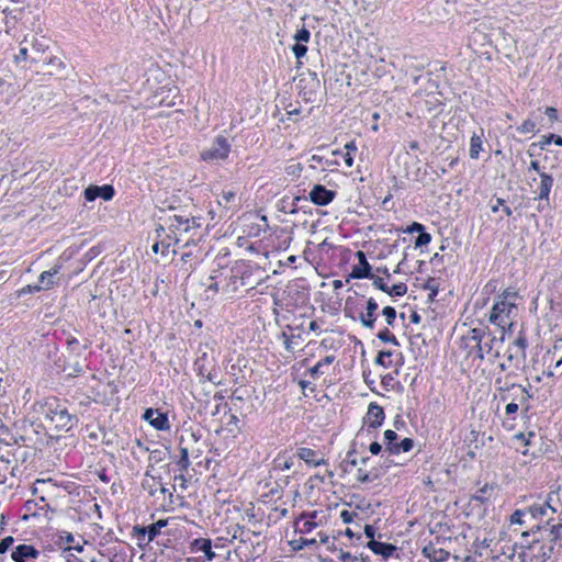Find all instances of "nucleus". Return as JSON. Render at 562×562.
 Instances as JSON below:
<instances>
[{
  "label": "nucleus",
  "instance_id": "obj_45",
  "mask_svg": "<svg viewBox=\"0 0 562 562\" xmlns=\"http://www.w3.org/2000/svg\"><path fill=\"white\" fill-rule=\"evenodd\" d=\"M517 132L520 134H536L539 132L537 128V123L531 119H526L519 126H517Z\"/></svg>",
  "mask_w": 562,
  "mask_h": 562
},
{
  "label": "nucleus",
  "instance_id": "obj_18",
  "mask_svg": "<svg viewBox=\"0 0 562 562\" xmlns=\"http://www.w3.org/2000/svg\"><path fill=\"white\" fill-rule=\"evenodd\" d=\"M537 435L535 431L530 430L528 432H518L512 437L513 442L521 446L524 449L516 447V450L519 451L525 457L536 458L537 454L535 452H530L529 447L535 445V439Z\"/></svg>",
  "mask_w": 562,
  "mask_h": 562
},
{
  "label": "nucleus",
  "instance_id": "obj_63",
  "mask_svg": "<svg viewBox=\"0 0 562 562\" xmlns=\"http://www.w3.org/2000/svg\"><path fill=\"white\" fill-rule=\"evenodd\" d=\"M58 539H59L60 543H67L69 546L75 542L74 535L71 532H68V531H60L58 533Z\"/></svg>",
  "mask_w": 562,
  "mask_h": 562
},
{
  "label": "nucleus",
  "instance_id": "obj_16",
  "mask_svg": "<svg viewBox=\"0 0 562 562\" xmlns=\"http://www.w3.org/2000/svg\"><path fill=\"white\" fill-rule=\"evenodd\" d=\"M41 552L31 544L21 543L11 552V559L14 562H33L40 557Z\"/></svg>",
  "mask_w": 562,
  "mask_h": 562
},
{
  "label": "nucleus",
  "instance_id": "obj_56",
  "mask_svg": "<svg viewBox=\"0 0 562 562\" xmlns=\"http://www.w3.org/2000/svg\"><path fill=\"white\" fill-rule=\"evenodd\" d=\"M418 234L419 235L415 239V247H423V246L428 245L431 241V235L429 233L425 232V229Z\"/></svg>",
  "mask_w": 562,
  "mask_h": 562
},
{
  "label": "nucleus",
  "instance_id": "obj_43",
  "mask_svg": "<svg viewBox=\"0 0 562 562\" xmlns=\"http://www.w3.org/2000/svg\"><path fill=\"white\" fill-rule=\"evenodd\" d=\"M393 352L390 350H381L379 351L378 356L374 359V363L378 366H381L385 369H389L392 367V357Z\"/></svg>",
  "mask_w": 562,
  "mask_h": 562
},
{
  "label": "nucleus",
  "instance_id": "obj_14",
  "mask_svg": "<svg viewBox=\"0 0 562 562\" xmlns=\"http://www.w3.org/2000/svg\"><path fill=\"white\" fill-rule=\"evenodd\" d=\"M527 516L531 519L537 520L539 522L543 521V526H548L553 517L549 513V509L546 507L543 502L541 501V496H538L537 501L526 507Z\"/></svg>",
  "mask_w": 562,
  "mask_h": 562
},
{
  "label": "nucleus",
  "instance_id": "obj_40",
  "mask_svg": "<svg viewBox=\"0 0 562 562\" xmlns=\"http://www.w3.org/2000/svg\"><path fill=\"white\" fill-rule=\"evenodd\" d=\"M492 492H493V486H491L488 484H484L472 496V499L475 501V502H479L481 504H484V503H486L490 499Z\"/></svg>",
  "mask_w": 562,
  "mask_h": 562
},
{
  "label": "nucleus",
  "instance_id": "obj_52",
  "mask_svg": "<svg viewBox=\"0 0 562 562\" xmlns=\"http://www.w3.org/2000/svg\"><path fill=\"white\" fill-rule=\"evenodd\" d=\"M235 200H236V191H234V190H224L218 195V203L220 204L225 203V205H228L231 203H234Z\"/></svg>",
  "mask_w": 562,
  "mask_h": 562
},
{
  "label": "nucleus",
  "instance_id": "obj_59",
  "mask_svg": "<svg viewBox=\"0 0 562 562\" xmlns=\"http://www.w3.org/2000/svg\"><path fill=\"white\" fill-rule=\"evenodd\" d=\"M294 56L300 59L304 57L307 53V46L304 43H295L292 47Z\"/></svg>",
  "mask_w": 562,
  "mask_h": 562
},
{
  "label": "nucleus",
  "instance_id": "obj_62",
  "mask_svg": "<svg viewBox=\"0 0 562 562\" xmlns=\"http://www.w3.org/2000/svg\"><path fill=\"white\" fill-rule=\"evenodd\" d=\"M513 345L520 349L521 351L526 352L527 349V338L526 336L520 333L518 337L513 341Z\"/></svg>",
  "mask_w": 562,
  "mask_h": 562
},
{
  "label": "nucleus",
  "instance_id": "obj_57",
  "mask_svg": "<svg viewBox=\"0 0 562 562\" xmlns=\"http://www.w3.org/2000/svg\"><path fill=\"white\" fill-rule=\"evenodd\" d=\"M311 38V32L306 27H302L296 31L294 40L297 43H307Z\"/></svg>",
  "mask_w": 562,
  "mask_h": 562
},
{
  "label": "nucleus",
  "instance_id": "obj_60",
  "mask_svg": "<svg viewBox=\"0 0 562 562\" xmlns=\"http://www.w3.org/2000/svg\"><path fill=\"white\" fill-rule=\"evenodd\" d=\"M373 282V286L384 293H386V291L389 290V285L387 283L384 281V279L380 278V277H376L373 274V278H370Z\"/></svg>",
  "mask_w": 562,
  "mask_h": 562
},
{
  "label": "nucleus",
  "instance_id": "obj_41",
  "mask_svg": "<svg viewBox=\"0 0 562 562\" xmlns=\"http://www.w3.org/2000/svg\"><path fill=\"white\" fill-rule=\"evenodd\" d=\"M398 435L392 429H387L383 434V443L385 446L384 453L389 454V448H395Z\"/></svg>",
  "mask_w": 562,
  "mask_h": 562
},
{
  "label": "nucleus",
  "instance_id": "obj_47",
  "mask_svg": "<svg viewBox=\"0 0 562 562\" xmlns=\"http://www.w3.org/2000/svg\"><path fill=\"white\" fill-rule=\"evenodd\" d=\"M379 479V473L373 471H364L363 469H358L357 471V480L360 483H371Z\"/></svg>",
  "mask_w": 562,
  "mask_h": 562
},
{
  "label": "nucleus",
  "instance_id": "obj_9",
  "mask_svg": "<svg viewBox=\"0 0 562 562\" xmlns=\"http://www.w3.org/2000/svg\"><path fill=\"white\" fill-rule=\"evenodd\" d=\"M532 540L528 546V551L530 553V559L533 562H546L549 560L554 551L552 544L548 543V540H543L542 536L537 535L531 536Z\"/></svg>",
  "mask_w": 562,
  "mask_h": 562
},
{
  "label": "nucleus",
  "instance_id": "obj_32",
  "mask_svg": "<svg viewBox=\"0 0 562 562\" xmlns=\"http://www.w3.org/2000/svg\"><path fill=\"white\" fill-rule=\"evenodd\" d=\"M551 143H554L557 146H562V137L555 134L543 135L538 144H531L530 148L528 149V155L530 157L533 156V154L531 153L532 147L539 146L541 149H544Z\"/></svg>",
  "mask_w": 562,
  "mask_h": 562
},
{
  "label": "nucleus",
  "instance_id": "obj_30",
  "mask_svg": "<svg viewBox=\"0 0 562 562\" xmlns=\"http://www.w3.org/2000/svg\"><path fill=\"white\" fill-rule=\"evenodd\" d=\"M518 409H519V404L516 402H509L505 406V417L503 420V426L506 429L510 430L514 428V422L516 419L515 414L518 412Z\"/></svg>",
  "mask_w": 562,
  "mask_h": 562
},
{
  "label": "nucleus",
  "instance_id": "obj_49",
  "mask_svg": "<svg viewBox=\"0 0 562 562\" xmlns=\"http://www.w3.org/2000/svg\"><path fill=\"white\" fill-rule=\"evenodd\" d=\"M407 293V285L404 282H400L397 284H393L389 286L386 294L390 296H404Z\"/></svg>",
  "mask_w": 562,
  "mask_h": 562
},
{
  "label": "nucleus",
  "instance_id": "obj_35",
  "mask_svg": "<svg viewBox=\"0 0 562 562\" xmlns=\"http://www.w3.org/2000/svg\"><path fill=\"white\" fill-rule=\"evenodd\" d=\"M361 305L362 304L357 303L351 297H348L346 300L345 308H344L345 315L347 317L352 318L353 321H358V313H359V311H361Z\"/></svg>",
  "mask_w": 562,
  "mask_h": 562
},
{
  "label": "nucleus",
  "instance_id": "obj_6",
  "mask_svg": "<svg viewBox=\"0 0 562 562\" xmlns=\"http://www.w3.org/2000/svg\"><path fill=\"white\" fill-rule=\"evenodd\" d=\"M541 535L543 540H548L549 544L554 548L557 544L562 548V522L555 525L541 526L537 524L530 530L521 533V537L527 540L530 536Z\"/></svg>",
  "mask_w": 562,
  "mask_h": 562
},
{
  "label": "nucleus",
  "instance_id": "obj_48",
  "mask_svg": "<svg viewBox=\"0 0 562 562\" xmlns=\"http://www.w3.org/2000/svg\"><path fill=\"white\" fill-rule=\"evenodd\" d=\"M177 465L179 467L180 471H187L188 468L190 467L188 448H184V447L180 448V458L177 461Z\"/></svg>",
  "mask_w": 562,
  "mask_h": 562
},
{
  "label": "nucleus",
  "instance_id": "obj_36",
  "mask_svg": "<svg viewBox=\"0 0 562 562\" xmlns=\"http://www.w3.org/2000/svg\"><path fill=\"white\" fill-rule=\"evenodd\" d=\"M414 447V440L412 438H404L396 443L395 448H389V457L398 454L400 452H408Z\"/></svg>",
  "mask_w": 562,
  "mask_h": 562
},
{
  "label": "nucleus",
  "instance_id": "obj_33",
  "mask_svg": "<svg viewBox=\"0 0 562 562\" xmlns=\"http://www.w3.org/2000/svg\"><path fill=\"white\" fill-rule=\"evenodd\" d=\"M532 397L529 391L522 385H518L515 391L510 392V402H519L520 404L528 403V401Z\"/></svg>",
  "mask_w": 562,
  "mask_h": 562
},
{
  "label": "nucleus",
  "instance_id": "obj_13",
  "mask_svg": "<svg viewBox=\"0 0 562 562\" xmlns=\"http://www.w3.org/2000/svg\"><path fill=\"white\" fill-rule=\"evenodd\" d=\"M358 258V265L352 267L350 274L348 276L347 282L350 279H368L373 278L372 267L369 263L366 254L362 250L356 252Z\"/></svg>",
  "mask_w": 562,
  "mask_h": 562
},
{
  "label": "nucleus",
  "instance_id": "obj_28",
  "mask_svg": "<svg viewBox=\"0 0 562 562\" xmlns=\"http://www.w3.org/2000/svg\"><path fill=\"white\" fill-rule=\"evenodd\" d=\"M502 342L503 340L499 339ZM498 342V339L492 335V333H487L486 338H484L477 347V353L481 359L484 358L485 355H490L493 351L494 345Z\"/></svg>",
  "mask_w": 562,
  "mask_h": 562
},
{
  "label": "nucleus",
  "instance_id": "obj_34",
  "mask_svg": "<svg viewBox=\"0 0 562 562\" xmlns=\"http://www.w3.org/2000/svg\"><path fill=\"white\" fill-rule=\"evenodd\" d=\"M155 418L151 422V426L157 430H169L170 423L166 413H162L157 409V414H155Z\"/></svg>",
  "mask_w": 562,
  "mask_h": 562
},
{
  "label": "nucleus",
  "instance_id": "obj_54",
  "mask_svg": "<svg viewBox=\"0 0 562 562\" xmlns=\"http://www.w3.org/2000/svg\"><path fill=\"white\" fill-rule=\"evenodd\" d=\"M488 330L484 329V328H473L471 330V340L475 341L476 345L475 347L477 348L479 347V344H481V341L486 338V335H487Z\"/></svg>",
  "mask_w": 562,
  "mask_h": 562
},
{
  "label": "nucleus",
  "instance_id": "obj_58",
  "mask_svg": "<svg viewBox=\"0 0 562 562\" xmlns=\"http://www.w3.org/2000/svg\"><path fill=\"white\" fill-rule=\"evenodd\" d=\"M133 531H134L135 536L137 537L139 546H142L143 542L148 543L146 527L135 526Z\"/></svg>",
  "mask_w": 562,
  "mask_h": 562
},
{
  "label": "nucleus",
  "instance_id": "obj_44",
  "mask_svg": "<svg viewBox=\"0 0 562 562\" xmlns=\"http://www.w3.org/2000/svg\"><path fill=\"white\" fill-rule=\"evenodd\" d=\"M507 359L508 361H517V363L524 362L526 359V352L521 351L517 347H515L513 344L508 347L507 350Z\"/></svg>",
  "mask_w": 562,
  "mask_h": 562
},
{
  "label": "nucleus",
  "instance_id": "obj_37",
  "mask_svg": "<svg viewBox=\"0 0 562 562\" xmlns=\"http://www.w3.org/2000/svg\"><path fill=\"white\" fill-rule=\"evenodd\" d=\"M88 348L87 345L81 346L79 340L76 337H69L67 339V349L71 356L77 358L81 357L83 351Z\"/></svg>",
  "mask_w": 562,
  "mask_h": 562
},
{
  "label": "nucleus",
  "instance_id": "obj_11",
  "mask_svg": "<svg viewBox=\"0 0 562 562\" xmlns=\"http://www.w3.org/2000/svg\"><path fill=\"white\" fill-rule=\"evenodd\" d=\"M554 179L547 172H540V184L537 189V196L535 200L539 201L538 211L541 212L546 206L550 204V192L552 190Z\"/></svg>",
  "mask_w": 562,
  "mask_h": 562
},
{
  "label": "nucleus",
  "instance_id": "obj_17",
  "mask_svg": "<svg viewBox=\"0 0 562 562\" xmlns=\"http://www.w3.org/2000/svg\"><path fill=\"white\" fill-rule=\"evenodd\" d=\"M114 194L115 190L111 184L89 186L85 189L83 192L85 199L89 202L94 201L97 198H101L104 201H110L113 199Z\"/></svg>",
  "mask_w": 562,
  "mask_h": 562
},
{
  "label": "nucleus",
  "instance_id": "obj_39",
  "mask_svg": "<svg viewBox=\"0 0 562 562\" xmlns=\"http://www.w3.org/2000/svg\"><path fill=\"white\" fill-rule=\"evenodd\" d=\"M335 361L334 356H326L324 359L318 361L314 367H312L308 372L312 378H318L319 375L324 374L322 371L323 366H329Z\"/></svg>",
  "mask_w": 562,
  "mask_h": 562
},
{
  "label": "nucleus",
  "instance_id": "obj_2",
  "mask_svg": "<svg viewBox=\"0 0 562 562\" xmlns=\"http://www.w3.org/2000/svg\"><path fill=\"white\" fill-rule=\"evenodd\" d=\"M256 272H259V268L252 266L249 261H236L229 269V274L225 277L222 291L234 293L243 286L248 290L255 289L262 281L261 278L254 279Z\"/></svg>",
  "mask_w": 562,
  "mask_h": 562
},
{
  "label": "nucleus",
  "instance_id": "obj_23",
  "mask_svg": "<svg viewBox=\"0 0 562 562\" xmlns=\"http://www.w3.org/2000/svg\"><path fill=\"white\" fill-rule=\"evenodd\" d=\"M61 265H55L49 270L43 271L38 277L41 291L50 290L56 284L54 278L60 272Z\"/></svg>",
  "mask_w": 562,
  "mask_h": 562
},
{
  "label": "nucleus",
  "instance_id": "obj_27",
  "mask_svg": "<svg viewBox=\"0 0 562 562\" xmlns=\"http://www.w3.org/2000/svg\"><path fill=\"white\" fill-rule=\"evenodd\" d=\"M136 445L147 451L149 453L148 460H149V468H153L155 464L162 462L166 459L167 456V448L160 449H149L148 447H145L140 440L136 441Z\"/></svg>",
  "mask_w": 562,
  "mask_h": 562
},
{
  "label": "nucleus",
  "instance_id": "obj_20",
  "mask_svg": "<svg viewBox=\"0 0 562 562\" xmlns=\"http://www.w3.org/2000/svg\"><path fill=\"white\" fill-rule=\"evenodd\" d=\"M385 418L383 408L376 403H370L364 417V423L368 427L376 429L380 427Z\"/></svg>",
  "mask_w": 562,
  "mask_h": 562
},
{
  "label": "nucleus",
  "instance_id": "obj_42",
  "mask_svg": "<svg viewBox=\"0 0 562 562\" xmlns=\"http://www.w3.org/2000/svg\"><path fill=\"white\" fill-rule=\"evenodd\" d=\"M317 543L318 541L315 538L307 539L303 537L295 539L291 542L293 549L296 551L303 550L304 548H316Z\"/></svg>",
  "mask_w": 562,
  "mask_h": 562
},
{
  "label": "nucleus",
  "instance_id": "obj_53",
  "mask_svg": "<svg viewBox=\"0 0 562 562\" xmlns=\"http://www.w3.org/2000/svg\"><path fill=\"white\" fill-rule=\"evenodd\" d=\"M382 315L389 326H393L396 319V310L393 306H385L382 310Z\"/></svg>",
  "mask_w": 562,
  "mask_h": 562
},
{
  "label": "nucleus",
  "instance_id": "obj_4",
  "mask_svg": "<svg viewBox=\"0 0 562 562\" xmlns=\"http://www.w3.org/2000/svg\"><path fill=\"white\" fill-rule=\"evenodd\" d=\"M166 224L169 231L176 236V243H178V235L191 234L194 236L195 232L202 227L203 218L200 216L189 217L175 214L168 216Z\"/></svg>",
  "mask_w": 562,
  "mask_h": 562
},
{
  "label": "nucleus",
  "instance_id": "obj_10",
  "mask_svg": "<svg viewBox=\"0 0 562 562\" xmlns=\"http://www.w3.org/2000/svg\"><path fill=\"white\" fill-rule=\"evenodd\" d=\"M300 93L306 101H314L316 93L321 88V80L315 71H308L306 76H302L299 80Z\"/></svg>",
  "mask_w": 562,
  "mask_h": 562
},
{
  "label": "nucleus",
  "instance_id": "obj_22",
  "mask_svg": "<svg viewBox=\"0 0 562 562\" xmlns=\"http://www.w3.org/2000/svg\"><path fill=\"white\" fill-rule=\"evenodd\" d=\"M367 547L376 555L382 557L383 560L391 558L397 550V547L392 543L382 541H369Z\"/></svg>",
  "mask_w": 562,
  "mask_h": 562
},
{
  "label": "nucleus",
  "instance_id": "obj_55",
  "mask_svg": "<svg viewBox=\"0 0 562 562\" xmlns=\"http://www.w3.org/2000/svg\"><path fill=\"white\" fill-rule=\"evenodd\" d=\"M544 114L547 115V117H548V120L550 122V124L548 126L549 128L553 127V123L560 121L559 112L553 106H547L546 110H544Z\"/></svg>",
  "mask_w": 562,
  "mask_h": 562
},
{
  "label": "nucleus",
  "instance_id": "obj_50",
  "mask_svg": "<svg viewBox=\"0 0 562 562\" xmlns=\"http://www.w3.org/2000/svg\"><path fill=\"white\" fill-rule=\"evenodd\" d=\"M424 289L428 290L429 291V300L430 301H434L435 297L437 296L438 294V291H439V286H438V282L435 278H429L425 285H424Z\"/></svg>",
  "mask_w": 562,
  "mask_h": 562
},
{
  "label": "nucleus",
  "instance_id": "obj_24",
  "mask_svg": "<svg viewBox=\"0 0 562 562\" xmlns=\"http://www.w3.org/2000/svg\"><path fill=\"white\" fill-rule=\"evenodd\" d=\"M422 553L430 562H443V561H447L450 557L449 551H447L443 548H437L431 543L425 546L423 548Z\"/></svg>",
  "mask_w": 562,
  "mask_h": 562
},
{
  "label": "nucleus",
  "instance_id": "obj_26",
  "mask_svg": "<svg viewBox=\"0 0 562 562\" xmlns=\"http://www.w3.org/2000/svg\"><path fill=\"white\" fill-rule=\"evenodd\" d=\"M541 501L549 509V513L551 514L552 517L562 508V502L560 498L559 490L550 491L543 497L541 496Z\"/></svg>",
  "mask_w": 562,
  "mask_h": 562
},
{
  "label": "nucleus",
  "instance_id": "obj_5",
  "mask_svg": "<svg viewBox=\"0 0 562 562\" xmlns=\"http://www.w3.org/2000/svg\"><path fill=\"white\" fill-rule=\"evenodd\" d=\"M231 143L222 135L215 137L210 147L200 153L201 160L209 164H218L225 160L231 153Z\"/></svg>",
  "mask_w": 562,
  "mask_h": 562
},
{
  "label": "nucleus",
  "instance_id": "obj_61",
  "mask_svg": "<svg viewBox=\"0 0 562 562\" xmlns=\"http://www.w3.org/2000/svg\"><path fill=\"white\" fill-rule=\"evenodd\" d=\"M14 538L12 536H7L0 541V554L5 553L10 547L13 544Z\"/></svg>",
  "mask_w": 562,
  "mask_h": 562
},
{
  "label": "nucleus",
  "instance_id": "obj_12",
  "mask_svg": "<svg viewBox=\"0 0 562 562\" xmlns=\"http://www.w3.org/2000/svg\"><path fill=\"white\" fill-rule=\"evenodd\" d=\"M379 308L378 302L373 297L366 301V305H361V311L358 313V321L364 328L373 329L378 319L376 311Z\"/></svg>",
  "mask_w": 562,
  "mask_h": 562
},
{
  "label": "nucleus",
  "instance_id": "obj_51",
  "mask_svg": "<svg viewBox=\"0 0 562 562\" xmlns=\"http://www.w3.org/2000/svg\"><path fill=\"white\" fill-rule=\"evenodd\" d=\"M527 516V510L525 509H516L509 518V521L512 525H525L526 520L525 517Z\"/></svg>",
  "mask_w": 562,
  "mask_h": 562
},
{
  "label": "nucleus",
  "instance_id": "obj_31",
  "mask_svg": "<svg viewBox=\"0 0 562 562\" xmlns=\"http://www.w3.org/2000/svg\"><path fill=\"white\" fill-rule=\"evenodd\" d=\"M495 383H496V385H498L497 386L498 397H499V401H502V402L509 401L510 392L515 391L516 387H518V385H519L517 383H508V382L502 383L501 379H496Z\"/></svg>",
  "mask_w": 562,
  "mask_h": 562
},
{
  "label": "nucleus",
  "instance_id": "obj_38",
  "mask_svg": "<svg viewBox=\"0 0 562 562\" xmlns=\"http://www.w3.org/2000/svg\"><path fill=\"white\" fill-rule=\"evenodd\" d=\"M167 526V520L160 519L154 524L146 526L147 532V542L153 541L161 531L164 527Z\"/></svg>",
  "mask_w": 562,
  "mask_h": 562
},
{
  "label": "nucleus",
  "instance_id": "obj_3",
  "mask_svg": "<svg viewBox=\"0 0 562 562\" xmlns=\"http://www.w3.org/2000/svg\"><path fill=\"white\" fill-rule=\"evenodd\" d=\"M42 414L58 430L69 431L78 424V417L70 414L66 403L56 397L45 400L42 405Z\"/></svg>",
  "mask_w": 562,
  "mask_h": 562
},
{
  "label": "nucleus",
  "instance_id": "obj_19",
  "mask_svg": "<svg viewBox=\"0 0 562 562\" xmlns=\"http://www.w3.org/2000/svg\"><path fill=\"white\" fill-rule=\"evenodd\" d=\"M296 458L304 461L308 467H319L326 464V460L319 456V452L306 447H300L295 451Z\"/></svg>",
  "mask_w": 562,
  "mask_h": 562
},
{
  "label": "nucleus",
  "instance_id": "obj_7",
  "mask_svg": "<svg viewBox=\"0 0 562 562\" xmlns=\"http://www.w3.org/2000/svg\"><path fill=\"white\" fill-rule=\"evenodd\" d=\"M325 516L322 512H303L294 521L295 532L310 533L318 526L323 525Z\"/></svg>",
  "mask_w": 562,
  "mask_h": 562
},
{
  "label": "nucleus",
  "instance_id": "obj_15",
  "mask_svg": "<svg viewBox=\"0 0 562 562\" xmlns=\"http://www.w3.org/2000/svg\"><path fill=\"white\" fill-rule=\"evenodd\" d=\"M336 194V191L329 190L323 184H315L308 195L315 205L326 206L334 201Z\"/></svg>",
  "mask_w": 562,
  "mask_h": 562
},
{
  "label": "nucleus",
  "instance_id": "obj_64",
  "mask_svg": "<svg viewBox=\"0 0 562 562\" xmlns=\"http://www.w3.org/2000/svg\"><path fill=\"white\" fill-rule=\"evenodd\" d=\"M425 229V226L418 222H413L411 225L406 227L404 231L405 233L413 234V233H420Z\"/></svg>",
  "mask_w": 562,
  "mask_h": 562
},
{
  "label": "nucleus",
  "instance_id": "obj_1",
  "mask_svg": "<svg viewBox=\"0 0 562 562\" xmlns=\"http://www.w3.org/2000/svg\"><path fill=\"white\" fill-rule=\"evenodd\" d=\"M518 292L512 288L505 289L497 295L490 313V323L502 329L501 340H504L506 329L512 330L516 323Z\"/></svg>",
  "mask_w": 562,
  "mask_h": 562
},
{
  "label": "nucleus",
  "instance_id": "obj_21",
  "mask_svg": "<svg viewBox=\"0 0 562 562\" xmlns=\"http://www.w3.org/2000/svg\"><path fill=\"white\" fill-rule=\"evenodd\" d=\"M191 552H202L204 553L203 561H213L216 557L215 552L212 550V541L209 538H196L190 542Z\"/></svg>",
  "mask_w": 562,
  "mask_h": 562
},
{
  "label": "nucleus",
  "instance_id": "obj_25",
  "mask_svg": "<svg viewBox=\"0 0 562 562\" xmlns=\"http://www.w3.org/2000/svg\"><path fill=\"white\" fill-rule=\"evenodd\" d=\"M295 453L291 451L283 450L280 451L277 457L273 459V468L278 471H286L290 470L294 465Z\"/></svg>",
  "mask_w": 562,
  "mask_h": 562
},
{
  "label": "nucleus",
  "instance_id": "obj_8",
  "mask_svg": "<svg viewBox=\"0 0 562 562\" xmlns=\"http://www.w3.org/2000/svg\"><path fill=\"white\" fill-rule=\"evenodd\" d=\"M193 369L201 381H209L218 384L215 379L217 376L215 370V360L203 351L194 361Z\"/></svg>",
  "mask_w": 562,
  "mask_h": 562
},
{
  "label": "nucleus",
  "instance_id": "obj_46",
  "mask_svg": "<svg viewBox=\"0 0 562 562\" xmlns=\"http://www.w3.org/2000/svg\"><path fill=\"white\" fill-rule=\"evenodd\" d=\"M376 337L383 341V342H386V344H392L394 346H400V342L396 338V336L390 331V329L387 327L381 329Z\"/></svg>",
  "mask_w": 562,
  "mask_h": 562
},
{
  "label": "nucleus",
  "instance_id": "obj_29",
  "mask_svg": "<svg viewBox=\"0 0 562 562\" xmlns=\"http://www.w3.org/2000/svg\"><path fill=\"white\" fill-rule=\"evenodd\" d=\"M483 136L484 132L481 130L480 134L473 133L470 139V157L477 159L481 151L483 150Z\"/></svg>",
  "mask_w": 562,
  "mask_h": 562
}]
</instances>
